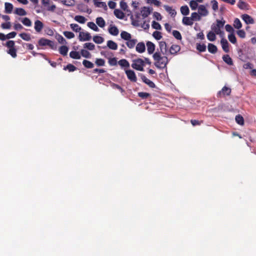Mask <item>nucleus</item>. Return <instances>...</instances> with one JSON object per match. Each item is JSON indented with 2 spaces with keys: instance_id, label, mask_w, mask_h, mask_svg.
Instances as JSON below:
<instances>
[{
  "instance_id": "obj_22",
  "label": "nucleus",
  "mask_w": 256,
  "mask_h": 256,
  "mask_svg": "<svg viewBox=\"0 0 256 256\" xmlns=\"http://www.w3.org/2000/svg\"><path fill=\"white\" fill-rule=\"evenodd\" d=\"M208 51L212 54H216L218 51V48L214 44L209 43L208 46Z\"/></svg>"
},
{
  "instance_id": "obj_7",
  "label": "nucleus",
  "mask_w": 256,
  "mask_h": 256,
  "mask_svg": "<svg viewBox=\"0 0 256 256\" xmlns=\"http://www.w3.org/2000/svg\"><path fill=\"white\" fill-rule=\"evenodd\" d=\"M92 38L90 34L88 32H80L78 39L80 42L88 41Z\"/></svg>"
},
{
  "instance_id": "obj_55",
  "label": "nucleus",
  "mask_w": 256,
  "mask_h": 256,
  "mask_svg": "<svg viewBox=\"0 0 256 256\" xmlns=\"http://www.w3.org/2000/svg\"><path fill=\"white\" fill-rule=\"evenodd\" d=\"M63 34L68 39H71L74 37V34L71 32L65 31L63 32Z\"/></svg>"
},
{
  "instance_id": "obj_57",
  "label": "nucleus",
  "mask_w": 256,
  "mask_h": 256,
  "mask_svg": "<svg viewBox=\"0 0 256 256\" xmlns=\"http://www.w3.org/2000/svg\"><path fill=\"white\" fill-rule=\"evenodd\" d=\"M95 63L98 66H104L105 64V60L102 58H96Z\"/></svg>"
},
{
  "instance_id": "obj_48",
  "label": "nucleus",
  "mask_w": 256,
  "mask_h": 256,
  "mask_svg": "<svg viewBox=\"0 0 256 256\" xmlns=\"http://www.w3.org/2000/svg\"><path fill=\"white\" fill-rule=\"evenodd\" d=\"M236 122L240 124V125H243L244 124V120L243 117L240 116V114H238L236 116L235 118Z\"/></svg>"
},
{
  "instance_id": "obj_20",
  "label": "nucleus",
  "mask_w": 256,
  "mask_h": 256,
  "mask_svg": "<svg viewBox=\"0 0 256 256\" xmlns=\"http://www.w3.org/2000/svg\"><path fill=\"white\" fill-rule=\"evenodd\" d=\"M222 60L225 63L229 66H232L234 62L232 58L228 54H224L222 57Z\"/></svg>"
},
{
  "instance_id": "obj_9",
  "label": "nucleus",
  "mask_w": 256,
  "mask_h": 256,
  "mask_svg": "<svg viewBox=\"0 0 256 256\" xmlns=\"http://www.w3.org/2000/svg\"><path fill=\"white\" fill-rule=\"evenodd\" d=\"M44 24L39 20H36L34 22V30L37 32H40L44 28Z\"/></svg>"
},
{
  "instance_id": "obj_43",
  "label": "nucleus",
  "mask_w": 256,
  "mask_h": 256,
  "mask_svg": "<svg viewBox=\"0 0 256 256\" xmlns=\"http://www.w3.org/2000/svg\"><path fill=\"white\" fill-rule=\"evenodd\" d=\"M84 48L90 50H92L95 48V46L91 42H86L84 44Z\"/></svg>"
},
{
  "instance_id": "obj_52",
  "label": "nucleus",
  "mask_w": 256,
  "mask_h": 256,
  "mask_svg": "<svg viewBox=\"0 0 256 256\" xmlns=\"http://www.w3.org/2000/svg\"><path fill=\"white\" fill-rule=\"evenodd\" d=\"M153 37L156 40H160L162 38V33L158 31H154L152 34Z\"/></svg>"
},
{
  "instance_id": "obj_50",
  "label": "nucleus",
  "mask_w": 256,
  "mask_h": 256,
  "mask_svg": "<svg viewBox=\"0 0 256 256\" xmlns=\"http://www.w3.org/2000/svg\"><path fill=\"white\" fill-rule=\"evenodd\" d=\"M87 25L90 28L96 32L99 30V29L94 22H88Z\"/></svg>"
},
{
  "instance_id": "obj_12",
  "label": "nucleus",
  "mask_w": 256,
  "mask_h": 256,
  "mask_svg": "<svg viewBox=\"0 0 256 256\" xmlns=\"http://www.w3.org/2000/svg\"><path fill=\"white\" fill-rule=\"evenodd\" d=\"M220 43L222 44V48L224 52H228L230 50H229V44L228 40L224 38H222L220 40Z\"/></svg>"
},
{
  "instance_id": "obj_24",
  "label": "nucleus",
  "mask_w": 256,
  "mask_h": 256,
  "mask_svg": "<svg viewBox=\"0 0 256 256\" xmlns=\"http://www.w3.org/2000/svg\"><path fill=\"white\" fill-rule=\"evenodd\" d=\"M182 22L186 26H192L193 24V21L191 18L184 16L182 18Z\"/></svg>"
},
{
  "instance_id": "obj_56",
  "label": "nucleus",
  "mask_w": 256,
  "mask_h": 256,
  "mask_svg": "<svg viewBox=\"0 0 256 256\" xmlns=\"http://www.w3.org/2000/svg\"><path fill=\"white\" fill-rule=\"evenodd\" d=\"M138 96L142 99H146L150 96V94L146 92H139Z\"/></svg>"
},
{
  "instance_id": "obj_15",
  "label": "nucleus",
  "mask_w": 256,
  "mask_h": 256,
  "mask_svg": "<svg viewBox=\"0 0 256 256\" xmlns=\"http://www.w3.org/2000/svg\"><path fill=\"white\" fill-rule=\"evenodd\" d=\"M147 50L149 54H152L154 53L155 50V45L154 43L150 41L147 42L146 44Z\"/></svg>"
},
{
  "instance_id": "obj_14",
  "label": "nucleus",
  "mask_w": 256,
  "mask_h": 256,
  "mask_svg": "<svg viewBox=\"0 0 256 256\" xmlns=\"http://www.w3.org/2000/svg\"><path fill=\"white\" fill-rule=\"evenodd\" d=\"M108 30L110 34L114 36H117L119 32L118 28L116 26H113L112 24L110 26Z\"/></svg>"
},
{
  "instance_id": "obj_54",
  "label": "nucleus",
  "mask_w": 256,
  "mask_h": 256,
  "mask_svg": "<svg viewBox=\"0 0 256 256\" xmlns=\"http://www.w3.org/2000/svg\"><path fill=\"white\" fill-rule=\"evenodd\" d=\"M228 38L230 42H231L232 44H235L236 42V38L235 36L234 32L228 34Z\"/></svg>"
},
{
  "instance_id": "obj_47",
  "label": "nucleus",
  "mask_w": 256,
  "mask_h": 256,
  "mask_svg": "<svg viewBox=\"0 0 256 256\" xmlns=\"http://www.w3.org/2000/svg\"><path fill=\"white\" fill-rule=\"evenodd\" d=\"M22 22L23 24L27 26H32V23L31 20L28 18H24L22 20Z\"/></svg>"
},
{
  "instance_id": "obj_29",
  "label": "nucleus",
  "mask_w": 256,
  "mask_h": 256,
  "mask_svg": "<svg viewBox=\"0 0 256 256\" xmlns=\"http://www.w3.org/2000/svg\"><path fill=\"white\" fill-rule=\"evenodd\" d=\"M68 48L67 46H62L59 48V52L64 56H66L68 54Z\"/></svg>"
},
{
  "instance_id": "obj_25",
  "label": "nucleus",
  "mask_w": 256,
  "mask_h": 256,
  "mask_svg": "<svg viewBox=\"0 0 256 256\" xmlns=\"http://www.w3.org/2000/svg\"><path fill=\"white\" fill-rule=\"evenodd\" d=\"M5 6V12L7 14H10L12 13V10H13V5L11 3L9 2H5L4 4Z\"/></svg>"
},
{
  "instance_id": "obj_6",
  "label": "nucleus",
  "mask_w": 256,
  "mask_h": 256,
  "mask_svg": "<svg viewBox=\"0 0 256 256\" xmlns=\"http://www.w3.org/2000/svg\"><path fill=\"white\" fill-rule=\"evenodd\" d=\"M231 93V89L230 88L224 86L221 90L219 91L217 94L218 98H222L226 96H228Z\"/></svg>"
},
{
  "instance_id": "obj_2",
  "label": "nucleus",
  "mask_w": 256,
  "mask_h": 256,
  "mask_svg": "<svg viewBox=\"0 0 256 256\" xmlns=\"http://www.w3.org/2000/svg\"><path fill=\"white\" fill-rule=\"evenodd\" d=\"M226 23L224 20H216V24H212L211 26L212 30L216 34H219L221 36L224 35V32L222 30Z\"/></svg>"
},
{
  "instance_id": "obj_51",
  "label": "nucleus",
  "mask_w": 256,
  "mask_h": 256,
  "mask_svg": "<svg viewBox=\"0 0 256 256\" xmlns=\"http://www.w3.org/2000/svg\"><path fill=\"white\" fill-rule=\"evenodd\" d=\"M74 0H62V2L67 6H73L74 5Z\"/></svg>"
},
{
  "instance_id": "obj_13",
  "label": "nucleus",
  "mask_w": 256,
  "mask_h": 256,
  "mask_svg": "<svg viewBox=\"0 0 256 256\" xmlns=\"http://www.w3.org/2000/svg\"><path fill=\"white\" fill-rule=\"evenodd\" d=\"M180 50V46L177 44H172L170 48V54L176 55Z\"/></svg>"
},
{
  "instance_id": "obj_35",
  "label": "nucleus",
  "mask_w": 256,
  "mask_h": 256,
  "mask_svg": "<svg viewBox=\"0 0 256 256\" xmlns=\"http://www.w3.org/2000/svg\"><path fill=\"white\" fill-rule=\"evenodd\" d=\"M118 64L122 67L128 68L130 67V64L128 62L126 59H122L118 62Z\"/></svg>"
},
{
  "instance_id": "obj_53",
  "label": "nucleus",
  "mask_w": 256,
  "mask_h": 256,
  "mask_svg": "<svg viewBox=\"0 0 256 256\" xmlns=\"http://www.w3.org/2000/svg\"><path fill=\"white\" fill-rule=\"evenodd\" d=\"M173 36L178 40H181L182 39V36L179 31L176 30H174L172 32Z\"/></svg>"
},
{
  "instance_id": "obj_46",
  "label": "nucleus",
  "mask_w": 256,
  "mask_h": 256,
  "mask_svg": "<svg viewBox=\"0 0 256 256\" xmlns=\"http://www.w3.org/2000/svg\"><path fill=\"white\" fill-rule=\"evenodd\" d=\"M191 18L193 20L199 21L200 20L201 18L200 15L199 14H198L196 12H192L191 14Z\"/></svg>"
},
{
  "instance_id": "obj_26",
  "label": "nucleus",
  "mask_w": 256,
  "mask_h": 256,
  "mask_svg": "<svg viewBox=\"0 0 256 256\" xmlns=\"http://www.w3.org/2000/svg\"><path fill=\"white\" fill-rule=\"evenodd\" d=\"M120 36L122 38L128 41L132 38V35L127 32L122 31L121 32Z\"/></svg>"
},
{
  "instance_id": "obj_41",
  "label": "nucleus",
  "mask_w": 256,
  "mask_h": 256,
  "mask_svg": "<svg viewBox=\"0 0 256 256\" xmlns=\"http://www.w3.org/2000/svg\"><path fill=\"white\" fill-rule=\"evenodd\" d=\"M234 26L237 29H240L242 27V24L238 18H236L234 20Z\"/></svg>"
},
{
  "instance_id": "obj_1",
  "label": "nucleus",
  "mask_w": 256,
  "mask_h": 256,
  "mask_svg": "<svg viewBox=\"0 0 256 256\" xmlns=\"http://www.w3.org/2000/svg\"><path fill=\"white\" fill-rule=\"evenodd\" d=\"M167 45L165 42H159V49L154 54L152 57L154 60V64L158 68H164L166 67L168 62V57L162 56V54L166 55L167 54Z\"/></svg>"
},
{
  "instance_id": "obj_60",
  "label": "nucleus",
  "mask_w": 256,
  "mask_h": 256,
  "mask_svg": "<svg viewBox=\"0 0 256 256\" xmlns=\"http://www.w3.org/2000/svg\"><path fill=\"white\" fill-rule=\"evenodd\" d=\"M212 4V8L214 11H216L218 10V2L216 0H212L211 1Z\"/></svg>"
},
{
  "instance_id": "obj_16",
  "label": "nucleus",
  "mask_w": 256,
  "mask_h": 256,
  "mask_svg": "<svg viewBox=\"0 0 256 256\" xmlns=\"http://www.w3.org/2000/svg\"><path fill=\"white\" fill-rule=\"evenodd\" d=\"M136 50L139 53H142L146 50V46L144 42H138L136 46Z\"/></svg>"
},
{
  "instance_id": "obj_18",
  "label": "nucleus",
  "mask_w": 256,
  "mask_h": 256,
  "mask_svg": "<svg viewBox=\"0 0 256 256\" xmlns=\"http://www.w3.org/2000/svg\"><path fill=\"white\" fill-rule=\"evenodd\" d=\"M165 10L172 17H174L176 14V12L175 10L173 9L172 7L164 5V6Z\"/></svg>"
},
{
  "instance_id": "obj_49",
  "label": "nucleus",
  "mask_w": 256,
  "mask_h": 256,
  "mask_svg": "<svg viewBox=\"0 0 256 256\" xmlns=\"http://www.w3.org/2000/svg\"><path fill=\"white\" fill-rule=\"evenodd\" d=\"M80 54L85 58H90L91 54L90 52L84 49L80 50Z\"/></svg>"
},
{
  "instance_id": "obj_63",
  "label": "nucleus",
  "mask_w": 256,
  "mask_h": 256,
  "mask_svg": "<svg viewBox=\"0 0 256 256\" xmlns=\"http://www.w3.org/2000/svg\"><path fill=\"white\" fill-rule=\"evenodd\" d=\"M120 7L122 10L126 11V10L128 6L126 2H124V1H121L120 2Z\"/></svg>"
},
{
  "instance_id": "obj_34",
  "label": "nucleus",
  "mask_w": 256,
  "mask_h": 256,
  "mask_svg": "<svg viewBox=\"0 0 256 256\" xmlns=\"http://www.w3.org/2000/svg\"><path fill=\"white\" fill-rule=\"evenodd\" d=\"M180 10L182 14L184 16H187L190 13L188 7L186 5L181 6Z\"/></svg>"
},
{
  "instance_id": "obj_30",
  "label": "nucleus",
  "mask_w": 256,
  "mask_h": 256,
  "mask_svg": "<svg viewBox=\"0 0 256 256\" xmlns=\"http://www.w3.org/2000/svg\"><path fill=\"white\" fill-rule=\"evenodd\" d=\"M96 24L100 28H104L106 25L104 19L102 17H98L96 18Z\"/></svg>"
},
{
  "instance_id": "obj_31",
  "label": "nucleus",
  "mask_w": 256,
  "mask_h": 256,
  "mask_svg": "<svg viewBox=\"0 0 256 256\" xmlns=\"http://www.w3.org/2000/svg\"><path fill=\"white\" fill-rule=\"evenodd\" d=\"M216 34L214 32L212 31L209 32L207 34V38L210 42H214L216 40Z\"/></svg>"
},
{
  "instance_id": "obj_38",
  "label": "nucleus",
  "mask_w": 256,
  "mask_h": 256,
  "mask_svg": "<svg viewBox=\"0 0 256 256\" xmlns=\"http://www.w3.org/2000/svg\"><path fill=\"white\" fill-rule=\"evenodd\" d=\"M20 36L24 40L30 41L31 40L30 35L29 34L22 32L20 34Z\"/></svg>"
},
{
  "instance_id": "obj_61",
  "label": "nucleus",
  "mask_w": 256,
  "mask_h": 256,
  "mask_svg": "<svg viewBox=\"0 0 256 256\" xmlns=\"http://www.w3.org/2000/svg\"><path fill=\"white\" fill-rule=\"evenodd\" d=\"M237 34L240 38H244L246 37V32L242 30H240L237 31Z\"/></svg>"
},
{
  "instance_id": "obj_40",
  "label": "nucleus",
  "mask_w": 256,
  "mask_h": 256,
  "mask_svg": "<svg viewBox=\"0 0 256 256\" xmlns=\"http://www.w3.org/2000/svg\"><path fill=\"white\" fill-rule=\"evenodd\" d=\"M206 46L204 44H196V48L200 52H204L206 50Z\"/></svg>"
},
{
  "instance_id": "obj_59",
  "label": "nucleus",
  "mask_w": 256,
  "mask_h": 256,
  "mask_svg": "<svg viewBox=\"0 0 256 256\" xmlns=\"http://www.w3.org/2000/svg\"><path fill=\"white\" fill-rule=\"evenodd\" d=\"M190 6L192 10H195L198 6L197 2L192 0L190 2Z\"/></svg>"
},
{
  "instance_id": "obj_45",
  "label": "nucleus",
  "mask_w": 256,
  "mask_h": 256,
  "mask_svg": "<svg viewBox=\"0 0 256 256\" xmlns=\"http://www.w3.org/2000/svg\"><path fill=\"white\" fill-rule=\"evenodd\" d=\"M56 38L58 42L60 44H65L66 43V40L60 34H57L56 36Z\"/></svg>"
},
{
  "instance_id": "obj_10",
  "label": "nucleus",
  "mask_w": 256,
  "mask_h": 256,
  "mask_svg": "<svg viewBox=\"0 0 256 256\" xmlns=\"http://www.w3.org/2000/svg\"><path fill=\"white\" fill-rule=\"evenodd\" d=\"M242 18L246 24H253L254 22V20L248 14H242Z\"/></svg>"
},
{
  "instance_id": "obj_23",
  "label": "nucleus",
  "mask_w": 256,
  "mask_h": 256,
  "mask_svg": "<svg viewBox=\"0 0 256 256\" xmlns=\"http://www.w3.org/2000/svg\"><path fill=\"white\" fill-rule=\"evenodd\" d=\"M114 14L119 19H123L124 17V14L118 9H115L114 10Z\"/></svg>"
},
{
  "instance_id": "obj_44",
  "label": "nucleus",
  "mask_w": 256,
  "mask_h": 256,
  "mask_svg": "<svg viewBox=\"0 0 256 256\" xmlns=\"http://www.w3.org/2000/svg\"><path fill=\"white\" fill-rule=\"evenodd\" d=\"M64 70H68L70 72H72L76 70V68L73 64H70L66 66H64Z\"/></svg>"
},
{
  "instance_id": "obj_5",
  "label": "nucleus",
  "mask_w": 256,
  "mask_h": 256,
  "mask_svg": "<svg viewBox=\"0 0 256 256\" xmlns=\"http://www.w3.org/2000/svg\"><path fill=\"white\" fill-rule=\"evenodd\" d=\"M38 44L41 46H48L52 49H56V48L54 41L43 38L38 40Z\"/></svg>"
},
{
  "instance_id": "obj_21",
  "label": "nucleus",
  "mask_w": 256,
  "mask_h": 256,
  "mask_svg": "<svg viewBox=\"0 0 256 256\" xmlns=\"http://www.w3.org/2000/svg\"><path fill=\"white\" fill-rule=\"evenodd\" d=\"M138 40L136 39H132L131 38L126 42V44L129 48L131 49L135 46Z\"/></svg>"
},
{
  "instance_id": "obj_11",
  "label": "nucleus",
  "mask_w": 256,
  "mask_h": 256,
  "mask_svg": "<svg viewBox=\"0 0 256 256\" xmlns=\"http://www.w3.org/2000/svg\"><path fill=\"white\" fill-rule=\"evenodd\" d=\"M140 78L142 82L148 84L149 87L151 88H154L156 87L155 84L152 81L148 79L145 76L142 74Z\"/></svg>"
},
{
  "instance_id": "obj_36",
  "label": "nucleus",
  "mask_w": 256,
  "mask_h": 256,
  "mask_svg": "<svg viewBox=\"0 0 256 256\" xmlns=\"http://www.w3.org/2000/svg\"><path fill=\"white\" fill-rule=\"evenodd\" d=\"M82 64L87 68H92L94 67V64L92 62L86 60H83Z\"/></svg>"
},
{
  "instance_id": "obj_27",
  "label": "nucleus",
  "mask_w": 256,
  "mask_h": 256,
  "mask_svg": "<svg viewBox=\"0 0 256 256\" xmlns=\"http://www.w3.org/2000/svg\"><path fill=\"white\" fill-rule=\"evenodd\" d=\"M107 46L112 50H116L118 48V44L116 42L112 40L107 42Z\"/></svg>"
},
{
  "instance_id": "obj_17",
  "label": "nucleus",
  "mask_w": 256,
  "mask_h": 256,
  "mask_svg": "<svg viewBox=\"0 0 256 256\" xmlns=\"http://www.w3.org/2000/svg\"><path fill=\"white\" fill-rule=\"evenodd\" d=\"M198 14L202 16H206L208 14V10L204 5H200L198 9Z\"/></svg>"
},
{
  "instance_id": "obj_64",
  "label": "nucleus",
  "mask_w": 256,
  "mask_h": 256,
  "mask_svg": "<svg viewBox=\"0 0 256 256\" xmlns=\"http://www.w3.org/2000/svg\"><path fill=\"white\" fill-rule=\"evenodd\" d=\"M108 63L110 66H116L117 64V60L116 58H111L108 60Z\"/></svg>"
},
{
  "instance_id": "obj_8",
  "label": "nucleus",
  "mask_w": 256,
  "mask_h": 256,
  "mask_svg": "<svg viewBox=\"0 0 256 256\" xmlns=\"http://www.w3.org/2000/svg\"><path fill=\"white\" fill-rule=\"evenodd\" d=\"M125 72L128 78L132 82H136L137 80V78L135 72L134 70H125Z\"/></svg>"
},
{
  "instance_id": "obj_42",
  "label": "nucleus",
  "mask_w": 256,
  "mask_h": 256,
  "mask_svg": "<svg viewBox=\"0 0 256 256\" xmlns=\"http://www.w3.org/2000/svg\"><path fill=\"white\" fill-rule=\"evenodd\" d=\"M70 26L72 30L75 32H80V30H82L81 27L76 24H71Z\"/></svg>"
},
{
  "instance_id": "obj_28",
  "label": "nucleus",
  "mask_w": 256,
  "mask_h": 256,
  "mask_svg": "<svg viewBox=\"0 0 256 256\" xmlns=\"http://www.w3.org/2000/svg\"><path fill=\"white\" fill-rule=\"evenodd\" d=\"M70 56L73 59L76 60H79L81 58V56L80 52L75 50L70 52Z\"/></svg>"
},
{
  "instance_id": "obj_4",
  "label": "nucleus",
  "mask_w": 256,
  "mask_h": 256,
  "mask_svg": "<svg viewBox=\"0 0 256 256\" xmlns=\"http://www.w3.org/2000/svg\"><path fill=\"white\" fill-rule=\"evenodd\" d=\"M144 66V61L140 58L133 60L132 64V67L138 70L143 71Z\"/></svg>"
},
{
  "instance_id": "obj_3",
  "label": "nucleus",
  "mask_w": 256,
  "mask_h": 256,
  "mask_svg": "<svg viewBox=\"0 0 256 256\" xmlns=\"http://www.w3.org/2000/svg\"><path fill=\"white\" fill-rule=\"evenodd\" d=\"M8 50L7 52L10 54L12 58H14L17 56L16 50L15 48V43L14 40H8L5 45Z\"/></svg>"
},
{
  "instance_id": "obj_39",
  "label": "nucleus",
  "mask_w": 256,
  "mask_h": 256,
  "mask_svg": "<svg viewBox=\"0 0 256 256\" xmlns=\"http://www.w3.org/2000/svg\"><path fill=\"white\" fill-rule=\"evenodd\" d=\"M94 4L96 7L102 8L104 10H107V6L105 2H94Z\"/></svg>"
},
{
  "instance_id": "obj_33",
  "label": "nucleus",
  "mask_w": 256,
  "mask_h": 256,
  "mask_svg": "<svg viewBox=\"0 0 256 256\" xmlns=\"http://www.w3.org/2000/svg\"><path fill=\"white\" fill-rule=\"evenodd\" d=\"M74 19L76 21L78 22L80 24H84L86 20V19L85 18V17L80 15L76 16Z\"/></svg>"
},
{
  "instance_id": "obj_62",
  "label": "nucleus",
  "mask_w": 256,
  "mask_h": 256,
  "mask_svg": "<svg viewBox=\"0 0 256 256\" xmlns=\"http://www.w3.org/2000/svg\"><path fill=\"white\" fill-rule=\"evenodd\" d=\"M225 29L228 32H229L230 34L234 32V30L233 28L230 24H226L225 26Z\"/></svg>"
},
{
  "instance_id": "obj_19",
  "label": "nucleus",
  "mask_w": 256,
  "mask_h": 256,
  "mask_svg": "<svg viewBox=\"0 0 256 256\" xmlns=\"http://www.w3.org/2000/svg\"><path fill=\"white\" fill-rule=\"evenodd\" d=\"M151 12V10L148 7L144 6L141 10L142 16L144 18L148 17Z\"/></svg>"
},
{
  "instance_id": "obj_37",
  "label": "nucleus",
  "mask_w": 256,
  "mask_h": 256,
  "mask_svg": "<svg viewBox=\"0 0 256 256\" xmlns=\"http://www.w3.org/2000/svg\"><path fill=\"white\" fill-rule=\"evenodd\" d=\"M93 40L95 43L100 44L104 42V38L100 36H95L93 37Z\"/></svg>"
},
{
  "instance_id": "obj_58",
  "label": "nucleus",
  "mask_w": 256,
  "mask_h": 256,
  "mask_svg": "<svg viewBox=\"0 0 256 256\" xmlns=\"http://www.w3.org/2000/svg\"><path fill=\"white\" fill-rule=\"evenodd\" d=\"M152 26L153 28L156 30H160L162 29V26L158 22H156V21L152 22Z\"/></svg>"
},
{
  "instance_id": "obj_32",
  "label": "nucleus",
  "mask_w": 256,
  "mask_h": 256,
  "mask_svg": "<svg viewBox=\"0 0 256 256\" xmlns=\"http://www.w3.org/2000/svg\"><path fill=\"white\" fill-rule=\"evenodd\" d=\"M14 13L20 16H24L26 14V10L22 8H16Z\"/></svg>"
}]
</instances>
